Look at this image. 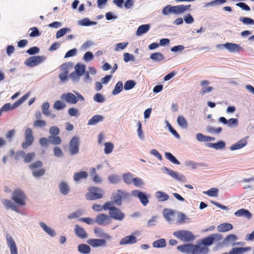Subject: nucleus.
Returning a JSON list of instances; mask_svg holds the SVG:
<instances>
[{"label":"nucleus","mask_w":254,"mask_h":254,"mask_svg":"<svg viewBox=\"0 0 254 254\" xmlns=\"http://www.w3.org/2000/svg\"><path fill=\"white\" fill-rule=\"evenodd\" d=\"M105 210H109L110 218L122 221L125 217V215L120 209L113 206L111 202H107L105 203Z\"/></svg>","instance_id":"nucleus-1"},{"label":"nucleus","mask_w":254,"mask_h":254,"mask_svg":"<svg viewBox=\"0 0 254 254\" xmlns=\"http://www.w3.org/2000/svg\"><path fill=\"white\" fill-rule=\"evenodd\" d=\"M11 199L18 205H26V195L24 192L20 189H15L12 193Z\"/></svg>","instance_id":"nucleus-2"},{"label":"nucleus","mask_w":254,"mask_h":254,"mask_svg":"<svg viewBox=\"0 0 254 254\" xmlns=\"http://www.w3.org/2000/svg\"><path fill=\"white\" fill-rule=\"evenodd\" d=\"M43 166V163L41 161H37L29 166V168L32 171V175L36 178H39L43 176L46 170L41 168Z\"/></svg>","instance_id":"nucleus-3"},{"label":"nucleus","mask_w":254,"mask_h":254,"mask_svg":"<svg viewBox=\"0 0 254 254\" xmlns=\"http://www.w3.org/2000/svg\"><path fill=\"white\" fill-rule=\"evenodd\" d=\"M85 197L87 199L90 200L100 199L103 197V190L98 187H91L89 188Z\"/></svg>","instance_id":"nucleus-4"},{"label":"nucleus","mask_w":254,"mask_h":254,"mask_svg":"<svg viewBox=\"0 0 254 254\" xmlns=\"http://www.w3.org/2000/svg\"><path fill=\"white\" fill-rule=\"evenodd\" d=\"M29 93H27L23 96L21 98L19 99L16 101L12 105L10 103H6L4 104L0 108L3 112H7L10 110L16 108L23 102H24L26 99L29 97Z\"/></svg>","instance_id":"nucleus-5"},{"label":"nucleus","mask_w":254,"mask_h":254,"mask_svg":"<svg viewBox=\"0 0 254 254\" xmlns=\"http://www.w3.org/2000/svg\"><path fill=\"white\" fill-rule=\"evenodd\" d=\"M46 59L43 56H32L27 59L25 61V64L29 67H34L42 63Z\"/></svg>","instance_id":"nucleus-6"},{"label":"nucleus","mask_w":254,"mask_h":254,"mask_svg":"<svg viewBox=\"0 0 254 254\" xmlns=\"http://www.w3.org/2000/svg\"><path fill=\"white\" fill-rule=\"evenodd\" d=\"M176 236L184 242H190L195 239V236L189 231L180 230L176 232Z\"/></svg>","instance_id":"nucleus-7"},{"label":"nucleus","mask_w":254,"mask_h":254,"mask_svg":"<svg viewBox=\"0 0 254 254\" xmlns=\"http://www.w3.org/2000/svg\"><path fill=\"white\" fill-rule=\"evenodd\" d=\"M77 96H75L72 93H68L67 94H63L61 97L62 99H64L68 103L74 104H76L79 100L83 101L84 100L83 97L79 93H76Z\"/></svg>","instance_id":"nucleus-8"},{"label":"nucleus","mask_w":254,"mask_h":254,"mask_svg":"<svg viewBox=\"0 0 254 254\" xmlns=\"http://www.w3.org/2000/svg\"><path fill=\"white\" fill-rule=\"evenodd\" d=\"M25 141L22 143V147L26 149L31 146L34 141V136L33 132L31 128H27L25 129L24 132Z\"/></svg>","instance_id":"nucleus-9"},{"label":"nucleus","mask_w":254,"mask_h":254,"mask_svg":"<svg viewBox=\"0 0 254 254\" xmlns=\"http://www.w3.org/2000/svg\"><path fill=\"white\" fill-rule=\"evenodd\" d=\"M129 194L126 191L118 190L117 193L113 196V201L111 202L117 205H121L122 204V200L123 199H126L128 197Z\"/></svg>","instance_id":"nucleus-10"},{"label":"nucleus","mask_w":254,"mask_h":254,"mask_svg":"<svg viewBox=\"0 0 254 254\" xmlns=\"http://www.w3.org/2000/svg\"><path fill=\"white\" fill-rule=\"evenodd\" d=\"M216 47L217 48L224 47L231 53L239 52L243 51V48L239 45L232 43H226L223 45H217Z\"/></svg>","instance_id":"nucleus-11"},{"label":"nucleus","mask_w":254,"mask_h":254,"mask_svg":"<svg viewBox=\"0 0 254 254\" xmlns=\"http://www.w3.org/2000/svg\"><path fill=\"white\" fill-rule=\"evenodd\" d=\"M79 139L78 137H73L69 142V152L70 154L74 155L79 152Z\"/></svg>","instance_id":"nucleus-12"},{"label":"nucleus","mask_w":254,"mask_h":254,"mask_svg":"<svg viewBox=\"0 0 254 254\" xmlns=\"http://www.w3.org/2000/svg\"><path fill=\"white\" fill-rule=\"evenodd\" d=\"M131 194L133 196L138 197L144 206H146L149 202L147 196L143 192L138 190H133L131 191Z\"/></svg>","instance_id":"nucleus-13"},{"label":"nucleus","mask_w":254,"mask_h":254,"mask_svg":"<svg viewBox=\"0 0 254 254\" xmlns=\"http://www.w3.org/2000/svg\"><path fill=\"white\" fill-rule=\"evenodd\" d=\"M6 239L11 254H18L16 245L13 239L9 234L6 235Z\"/></svg>","instance_id":"nucleus-14"},{"label":"nucleus","mask_w":254,"mask_h":254,"mask_svg":"<svg viewBox=\"0 0 254 254\" xmlns=\"http://www.w3.org/2000/svg\"><path fill=\"white\" fill-rule=\"evenodd\" d=\"M95 222L100 225L110 223L111 219L110 216L104 213L98 215L95 218Z\"/></svg>","instance_id":"nucleus-15"},{"label":"nucleus","mask_w":254,"mask_h":254,"mask_svg":"<svg viewBox=\"0 0 254 254\" xmlns=\"http://www.w3.org/2000/svg\"><path fill=\"white\" fill-rule=\"evenodd\" d=\"M85 70V66L83 64H77L75 66V72H72L70 76L72 78H75L82 75Z\"/></svg>","instance_id":"nucleus-16"},{"label":"nucleus","mask_w":254,"mask_h":254,"mask_svg":"<svg viewBox=\"0 0 254 254\" xmlns=\"http://www.w3.org/2000/svg\"><path fill=\"white\" fill-rule=\"evenodd\" d=\"M221 238V237L220 235L212 234L210 236L202 239L201 243L205 246H209L213 244L215 240H219Z\"/></svg>","instance_id":"nucleus-17"},{"label":"nucleus","mask_w":254,"mask_h":254,"mask_svg":"<svg viewBox=\"0 0 254 254\" xmlns=\"http://www.w3.org/2000/svg\"><path fill=\"white\" fill-rule=\"evenodd\" d=\"M191 254H207L208 252V249L199 245H192Z\"/></svg>","instance_id":"nucleus-18"},{"label":"nucleus","mask_w":254,"mask_h":254,"mask_svg":"<svg viewBox=\"0 0 254 254\" xmlns=\"http://www.w3.org/2000/svg\"><path fill=\"white\" fill-rule=\"evenodd\" d=\"M251 250L250 247H237L234 248L229 253H225L226 254H244Z\"/></svg>","instance_id":"nucleus-19"},{"label":"nucleus","mask_w":254,"mask_h":254,"mask_svg":"<svg viewBox=\"0 0 254 254\" xmlns=\"http://www.w3.org/2000/svg\"><path fill=\"white\" fill-rule=\"evenodd\" d=\"M87 243L93 247H98L106 245V241L103 239H89Z\"/></svg>","instance_id":"nucleus-20"},{"label":"nucleus","mask_w":254,"mask_h":254,"mask_svg":"<svg viewBox=\"0 0 254 254\" xmlns=\"http://www.w3.org/2000/svg\"><path fill=\"white\" fill-rule=\"evenodd\" d=\"M74 232L76 235L80 239H85L87 237V234L85 230L78 225H75Z\"/></svg>","instance_id":"nucleus-21"},{"label":"nucleus","mask_w":254,"mask_h":254,"mask_svg":"<svg viewBox=\"0 0 254 254\" xmlns=\"http://www.w3.org/2000/svg\"><path fill=\"white\" fill-rule=\"evenodd\" d=\"M2 203L6 209H11L13 211H15L17 212H19L17 206L14 203H13L11 200L9 199H4L2 200Z\"/></svg>","instance_id":"nucleus-22"},{"label":"nucleus","mask_w":254,"mask_h":254,"mask_svg":"<svg viewBox=\"0 0 254 254\" xmlns=\"http://www.w3.org/2000/svg\"><path fill=\"white\" fill-rule=\"evenodd\" d=\"M192 244H185L178 246L177 249L182 253H186L187 254H190L192 253Z\"/></svg>","instance_id":"nucleus-23"},{"label":"nucleus","mask_w":254,"mask_h":254,"mask_svg":"<svg viewBox=\"0 0 254 254\" xmlns=\"http://www.w3.org/2000/svg\"><path fill=\"white\" fill-rule=\"evenodd\" d=\"M247 144V141L246 138H243L236 143L232 145L230 149L231 150H235L241 149Z\"/></svg>","instance_id":"nucleus-24"},{"label":"nucleus","mask_w":254,"mask_h":254,"mask_svg":"<svg viewBox=\"0 0 254 254\" xmlns=\"http://www.w3.org/2000/svg\"><path fill=\"white\" fill-rule=\"evenodd\" d=\"M136 242V238L133 235H130L125 237L120 241L121 245L132 244Z\"/></svg>","instance_id":"nucleus-25"},{"label":"nucleus","mask_w":254,"mask_h":254,"mask_svg":"<svg viewBox=\"0 0 254 254\" xmlns=\"http://www.w3.org/2000/svg\"><path fill=\"white\" fill-rule=\"evenodd\" d=\"M235 215L237 217L245 216L248 219L252 217L251 213L248 210L245 209H240L235 212Z\"/></svg>","instance_id":"nucleus-26"},{"label":"nucleus","mask_w":254,"mask_h":254,"mask_svg":"<svg viewBox=\"0 0 254 254\" xmlns=\"http://www.w3.org/2000/svg\"><path fill=\"white\" fill-rule=\"evenodd\" d=\"M163 215L167 221L170 222L173 220L175 216V212L172 210L165 209L163 211Z\"/></svg>","instance_id":"nucleus-27"},{"label":"nucleus","mask_w":254,"mask_h":254,"mask_svg":"<svg viewBox=\"0 0 254 254\" xmlns=\"http://www.w3.org/2000/svg\"><path fill=\"white\" fill-rule=\"evenodd\" d=\"M233 229V225L230 223H224L217 227V230L220 232H225Z\"/></svg>","instance_id":"nucleus-28"},{"label":"nucleus","mask_w":254,"mask_h":254,"mask_svg":"<svg viewBox=\"0 0 254 254\" xmlns=\"http://www.w3.org/2000/svg\"><path fill=\"white\" fill-rule=\"evenodd\" d=\"M88 173L86 171H80L79 172L75 173L73 175V180L75 182L80 181L83 179H85L88 177Z\"/></svg>","instance_id":"nucleus-29"},{"label":"nucleus","mask_w":254,"mask_h":254,"mask_svg":"<svg viewBox=\"0 0 254 254\" xmlns=\"http://www.w3.org/2000/svg\"><path fill=\"white\" fill-rule=\"evenodd\" d=\"M60 192L64 195H67L69 192V188L67 183L62 182L59 185Z\"/></svg>","instance_id":"nucleus-30"},{"label":"nucleus","mask_w":254,"mask_h":254,"mask_svg":"<svg viewBox=\"0 0 254 254\" xmlns=\"http://www.w3.org/2000/svg\"><path fill=\"white\" fill-rule=\"evenodd\" d=\"M104 119V117L102 115H96L88 121V125H95L99 122H102Z\"/></svg>","instance_id":"nucleus-31"},{"label":"nucleus","mask_w":254,"mask_h":254,"mask_svg":"<svg viewBox=\"0 0 254 254\" xmlns=\"http://www.w3.org/2000/svg\"><path fill=\"white\" fill-rule=\"evenodd\" d=\"M150 28L149 24H143L138 27L137 29L136 34L137 36H140L143 34L146 33Z\"/></svg>","instance_id":"nucleus-32"},{"label":"nucleus","mask_w":254,"mask_h":254,"mask_svg":"<svg viewBox=\"0 0 254 254\" xmlns=\"http://www.w3.org/2000/svg\"><path fill=\"white\" fill-rule=\"evenodd\" d=\"M191 7L190 4L184 5H176V14H181L186 12L187 10L190 9Z\"/></svg>","instance_id":"nucleus-33"},{"label":"nucleus","mask_w":254,"mask_h":254,"mask_svg":"<svg viewBox=\"0 0 254 254\" xmlns=\"http://www.w3.org/2000/svg\"><path fill=\"white\" fill-rule=\"evenodd\" d=\"M177 123L178 125L182 128L186 129L188 127V122L183 116H179L178 117Z\"/></svg>","instance_id":"nucleus-34"},{"label":"nucleus","mask_w":254,"mask_h":254,"mask_svg":"<svg viewBox=\"0 0 254 254\" xmlns=\"http://www.w3.org/2000/svg\"><path fill=\"white\" fill-rule=\"evenodd\" d=\"M155 197L159 201H164L168 200L169 198V195L166 193L158 191L155 193Z\"/></svg>","instance_id":"nucleus-35"},{"label":"nucleus","mask_w":254,"mask_h":254,"mask_svg":"<svg viewBox=\"0 0 254 254\" xmlns=\"http://www.w3.org/2000/svg\"><path fill=\"white\" fill-rule=\"evenodd\" d=\"M208 146L216 150L222 149L225 146V143L223 141H220L217 143H210L208 144Z\"/></svg>","instance_id":"nucleus-36"},{"label":"nucleus","mask_w":254,"mask_h":254,"mask_svg":"<svg viewBox=\"0 0 254 254\" xmlns=\"http://www.w3.org/2000/svg\"><path fill=\"white\" fill-rule=\"evenodd\" d=\"M40 226L49 235L53 237L55 235L54 231L50 227H48L44 222H40Z\"/></svg>","instance_id":"nucleus-37"},{"label":"nucleus","mask_w":254,"mask_h":254,"mask_svg":"<svg viewBox=\"0 0 254 254\" xmlns=\"http://www.w3.org/2000/svg\"><path fill=\"white\" fill-rule=\"evenodd\" d=\"M79 252L82 254H87L90 252V247L86 244H80L78 247Z\"/></svg>","instance_id":"nucleus-38"},{"label":"nucleus","mask_w":254,"mask_h":254,"mask_svg":"<svg viewBox=\"0 0 254 254\" xmlns=\"http://www.w3.org/2000/svg\"><path fill=\"white\" fill-rule=\"evenodd\" d=\"M150 58L155 62H160L164 59L163 55L161 53L158 52L152 54L150 56Z\"/></svg>","instance_id":"nucleus-39"},{"label":"nucleus","mask_w":254,"mask_h":254,"mask_svg":"<svg viewBox=\"0 0 254 254\" xmlns=\"http://www.w3.org/2000/svg\"><path fill=\"white\" fill-rule=\"evenodd\" d=\"M94 232L98 237H104L107 239L110 238V236L108 234L104 233L103 230L101 228H97V227L95 228L94 229Z\"/></svg>","instance_id":"nucleus-40"},{"label":"nucleus","mask_w":254,"mask_h":254,"mask_svg":"<svg viewBox=\"0 0 254 254\" xmlns=\"http://www.w3.org/2000/svg\"><path fill=\"white\" fill-rule=\"evenodd\" d=\"M124 182L127 184H131L133 179V175L130 173H125L123 175Z\"/></svg>","instance_id":"nucleus-41"},{"label":"nucleus","mask_w":254,"mask_h":254,"mask_svg":"<svg viewBox=\"0 0 254 254\" xmlns=\"http://www.w3.org/2000/svg\"><path fill=\"white\" fill-rule=\"evenodd\" d=\"M166 246V241L164 239H160L153 243L154 248H163Z\"/></svg>","instance_id":"nucleus-42"},{"label":"nucleus","mask_w":254,"mask_h":254,"mask_svg":"<svg viewBox=\"0 0 254 254\" xmlns=\"http://www.w3.org/2000/svg\"><path fill=\"white\" fill-rule=\"evenodd\" d=\"M123 84L122 81H118L114 89L112 91V94L113 95H117L120 93L123 90Z\"/></svg>","instance_id":"nucleus-43"},{"label":"nucleus","mask_w":254,"mask_h":254,"mask_svg":"<svg viewBox=\"0 0 254 254\" xmlns=\"http://www.w3.org/2000/svg\"><path fill=\"white\" fill-rule=\"evenodd\" d=\"M97 22L91 21L88 18H85L79 21V24L81 26H88L96 24Z\"/></svg>","instance_id":"nucleus-44"},{"label":"nucleus","mask_w":254,"mask_h":254,"mask_svg":"<svg viewBox=\"0 0 254 254\" xmlns=\"http://www.w3.org/2000/svg\"><path fill=\"white\" fill-rule=\"evenodd\" d=\"M50 142L55 145H59L61 143L62 140L60 136H50Z\"/></svg>","instance_id":"nucleus-45"},{"label":"nucleus","mask_w":254,"mask_h":254,"mask_svg":"<svg viewBox=\"0 0 254 254\" xmlns=\"http://www.w3.org/2000/svg\"><path fill=\"white\" fill-rule=\"evenodd\" d=\"M66 106L65 103L60 100H57L55 101L53 108L57 110H60L64 109Z\"/></svg>","instance_id":"nucleus-46"},{"label":"nucleus","mask_w":254,"mask_h":254,"mask_svg":"<svg viewBox=\"0 0 254 254\" xmlns=\"http://www.w3.org/2000/svg\"><path fill=\"white\" fill-rule=\"evenodd\" d=\"M114 145L111 142H106L105 143V149L104 152L105 153L108 154L111 153L113 150Z\"/></svg>","instance_id":"nucleus-47"},{"label":"nucleus","mask_w":254,"mask_h":254,"mask_svg":"<svg viewBox=\"0 0 254 254\" xmlns=\"http://www.w3.org/2000/svg\"><path fill=\"white\" fill-rule=\"evenodd\" d=\"M218 190L217 188H211L206 191H203L204 194H206L210 196H217L218 195Z\"/></svg>","instance_id":"nucleus-48"},{"label":"nucleus","mask_w":254,"mask_h":254,"mask_svg":"<svg viewBox=\"0 0 254 254\" xmlns=\"http://www.w3.org/2000/svg\"><path fill=\"white\" fill-rule=\"evenodd\" d=\"M187 219H188V218L183 213H178L177 223L180 224L185 223Z\"/></svg>","instance_id":"nucleus-49"},{"label":"nucleus","mask_w":254,"mask_h":254,"mask_svg":"<svg viewBox=\"0 0 254 254\" xmlns=\"http://www.w3.org/2000/svg\"><path fill=\"white\" fill-rule=\"evenodd\" d=\"M244 24L247 25H254V20L248 17H241L239 19Z\"/></svg>","instance_id":"nucleus-50"},{"label":"nucleus","mask_w":254,"mask_h":254,"mask_svg":"<svg viewBox=\"0 0 254 254\" xmlns=\"http://www.w3.org/2000/svg\"><path fill=\"white\" fill-rule=\"evenodd\" d=\"M136 84V83L133 80H127V81L124 85V89L126 90H128L133 88Z\"/></svg>","instance_id":"nucleus-51"},{"label":"nucleus","mask_w":254,"mask_h":254,"mask_svg":"<svg viewBox=\"0 0 254 254\" xmlns=\"http://www.w3.org/2000/svg\"><path fill=\"white\" fill-rule=\"evenodd\" d=\"M35 153L34 152H29L25 154L24 161L25 163L30 162L35 157Z\"/></svg>","instance_id":"nucleus-52"},{"label":"nucleus","mask_w":254,"mask_h":254,"mask_svg":"<svg viewBox=\"0 0 254 254\" xmlns=\"http://www.w3.org/2000/svg\"><path fill=\"white\" fill-rule=\"evenodd\" d=\"M50 105L48 102H45L42 106V110L43 114L48 116L50 115V112L49 110Z\"/></svg>","instance_id":"nucleus-53"},{"label":"nucleus","mask_w":254,"mask_h":254,"mask_svg":"<svg viewBox=\"0 0 254 254\" xmlns=\"http://www.w3.org/2000/svg\"><path fill=\"white\" fill-rule=\"evenodd\" d=\"M49 132L51 136H56L59 134L60 129L59 127L56 126H52L50 128Z\"/></svg>","instance_id":"nucleus-54"},{"label":"nucleus","mask_w":254,"mask_h":254,"mask_svg":"<svg viewBox=\"0 0 254 254\" xmlns=\"http://www.w3.org/2000/svg\"><path fill=\"white\" fill-rule=\"evenodd\" d=\"M69 31V29L68 28H63L59 30L56 33V38L59 39L64 36L67 31Z\"/></svg>","instance_id":"nucleus-55"},{"label":"nucleus","mask_w":254,"mask_h":254,"mask_svg":"<svg viewBox=\"0 0 254 254\" xmlns=\"http://www.w3.org/2000/svg\"><path fill=\"white\" fill-rule=\"evenodd\" d=\"M29 30L32 31L29 34V36L31 37L39 36L41 34L40 32H39L38 29L37 27H34L31 28Z\"/></svg>","instance_id":"nucleus-56"},{"label":"nucleus","mask_w":254,"mask_h":254,"mask_svg":"<svg viewBox=\"0 0 254 254\" xmlns=\"http://www.w3.org/2000/svg\"><path fill=\"white\" fill-rule=\"evenodd\" d=\"M238 237L234 234H230L228 235L225 239V241L227 243H231L237 240Z\"/></svg>","instance_id":"nucleus-57"},{"label":"nucleus","mask_w":254,"mask_h":254,"mask_svg":"<svg viewBox=\"0 0 254 254\" xmlns=\"http://www.w3.org/2000/svg\"><path fill=\"white\" fill-rule=\"evenodd\" d=\"M93 99L95 101L99 103H103L105 101L104 96L100 93L96 94L94 95Z\"/></svg>","instance_id":"nucleus-58"},{"label":"nucleus","mask_w":254,"mask_h":254,"mask_svg":"<svg viewBox=\"0 0 254 254\" xmlns=\"http://www.w3.org/2000/svg\"><path fill=\"white\" fill-rule=\"evenodd\" d=\"M46 125V123L44 120H36L33 124V126L35 127H44Z\"/></svg>","instance_id":"nucleus-59"},{"label":"nucleus","mask_w":254,"mask_h":254,"mask_svg":"<svg viewBox=\"0 0 254 254\" xmlns=\"http://www.w3.org/2000/svg\"><path fill=\"white\" fill-rule=\"evenodd\" d=\"M40 51V49L39 48L37 47H32L29 48L27 51L26 53L29 54L30 55H33L38 53Z\"/></svg>","instance_id":"nucleus-60"},{"label":"nucleus","mask_w":254,"mask_h":254,"mask_svg":"<svg viewBox=\"0 0 254 254\" xmlns=\"http://www.w3.org/2000/svg\"><path fill=\"white\" fill-rule=\"evenodd\" d=\"M124 60L125 62L127 63L130 61H134V57L132 54L128 53H125L124 54Z\"/></svg>","instance_id":"nucleus-61"},{"label":"nucleus","mask_w":254,"mask_h":254,"mask_svg":"<svg viewBox=\"0 0 254 254\" xmlns=\"http://www.w3.org/2000/svg\"><path fill=\"white\" fill-rule=\"evenodd\" d=\"M162 12L164 14H168L170 13L175 12V6L172 7L167 6L165 7L163 9Z\"/></svg>","instance_id":"nucleus-62"},{"label":"nucleus","mask_w":254,"mask_h":254,"mask_svg":"<svg viewBox=\"0 0 254 254\" xmlns=\"http://www.w3.org/2000/svg\"><path fill=\"white\" fill-rule=\"evenodd\" d=\"M128 43L127 42H123V43H120L117 44L115 48V51H119L121 50H123L125 48H126V47L127 46Z\"/></svg>","instance_id":"nucleus-63"},{"label":"nucleus","mask_w":254,"mask_h":254,"mask_svg":"<svg viewBox=\"0 0 254 254\" xmlns=\"http://www.w3.org/2000/svg\"><path fill=\"white\" fill-rule=\"evenodd\" d=\"M132 183L136 187H141L143 184L142 180L137 178H133Z\"/></svg>","instance_id":"nucleus-64"}]
</instances>
